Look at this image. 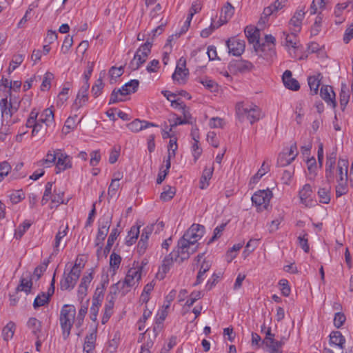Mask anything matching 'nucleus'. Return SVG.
Instances as JSON below:
<instances>
[{
	"label": "nucleus",
	"mask_w": 353,
	"mask_h": 353,
	"mask_svg": "<svg viewBox=\"0 0 353 353\" xmlns=\"http://www.w3.org/2000/svg\"><path fill=\"white\" fill-rule=\"evenodd\" d=\"M76 308L72 305H64L60 312L59 321L63 332V336L66 339L70 334V331L74 323Z\"/></svg>",
	"instance_id": "nucleus-1"
},
{
	"label": "nucleus",
	"mask_w": 353,
	"mask_h": 353,
	"mask_svg": "<svg viewBox=\"0 0 353 353\" xmlns=\"http://www.w3.org/2000/svg\"><path fill=\"white\" fill-rule=\"evenodd\" d=\"M199 248V244L182 236L178 241L177 246L174 250V254L177 257H181V261H185L190 258Z\"/></svg>",
	"instance_id": "nucleus-2"
},
{
	"label": "nucleus",
	"mask_w": 353,
	"mask_h": 353,
	"mask_svg": "<svg viewBox=\"0 0 353 353\" xmlns=\"http://www.w3.org/2000/svg\"><path fill=\"white\" fill-rule=\"evenodd\" d=\"M139 85V81L137 79H133L123 85L121 88L114 89L111 93L109 104L123 101L122 97L130 93H134L137 90Z\"/></svg>",
	"instance_id": "nucleus-3"
},
{
	"label": "nucleus",
	"mask_w": 353,
	"mask_h": 353,
	"mask_svg": "<svg viewBox=\"0 0 353 353\" xmlns=\"http://www.w3.org/2000/svg\"><path fill=\"white\" fill-rule=\"evenodd\" d=\"M236 114L239 119H243L245 116L251 124L259 121L261 118V110L256 105L245 108L243 103H239L236 106Z\"/></svg>",
	"instance_id": "nucleus-4"
},
{
	"label": "nucleus",
	"mask_w": 353,
	"mask_h": 353,
	"mask_svg": "<svg viewBox=\"0 0 353 353\" xmlns=\"http://www.w3.org/2000/svg\"><path fill=\"white\" fill-rule=\"evenodd\" d=\"M272 197V192L269 189L259 190L252 195V201L255 204L257 211L262 212L268 209Z\"/></svg>",
	"instance_id": "nucleus-5"
},
{
	"label": "nucleus",
	"mask_w": 353,
	"mask_h": 353,
	"mask_svg": "<svg viewBox=\"0 0 353 353\" xmlns=\"http://www.w3.org/2000/svg\"><path fill=\"white\" fill-rule=\"evenodd\" d=\"M143 268L141 266H137L131 268L128 270L125 279L123 283L122 288L130 289L132 287L137 285L141 279V272Z\"/></svg>",
	"instance_id": "nucleus-6"
},
{
	"label": "nucleus",
	"mask_w": 353,
	"mask_h": 353,
	"mask_svg": "<svg viewBox=\"0 0 353 353\" xmlns=\"http://www.w3.org/2000/svg\"><path fill=\"white\" fill-rule=\"evenodd\" d=\"M254 68L252 63L243 59L232 60L228 65L229 70L234 74L250 72Z\"/></svg>",
	"instance_id": "nucleus-7"
},
{
	"label": "nucleus",
	"mask_w": 353,
	"mask_h": 353,
	"mask_svg": "<svg viewBox=\"0 0 353 353\" xmlns=\"http://www.w3.org/2000/svg\"><path fill=\"white\" fill-rule=\"evenodd\" d=\"M78 274L79 272L74 270H70L68 274L64 272L60 281V289L63 291L72 290L80 276Z\"/></svg>",
	"instance_id": "nucleus-8"
},
{
	"label": "nucleus",
	"mask_w": 353,
	"mask_h": 353,
	"mask_svg": "<svg viewBox=\"0 0 353 353\" xmlns=\"http://www.w3.org/2000/svg\"><path fill=\"white\" fill-rule=\"evenodd\" d=\"M254 48L259 57L269 62H272L275 58V46L270 48V46L263 43H260L259 42L258 44H254Z\"/></svg>",
	"instance_id": "nucleus-9"
},
{
	"label": "nucleus",
	"mask_w": 353,
	"mask_h": 353,
	"mask_svg": "<svg viewBox=\"0 0 353 353\" xmlns=\"http://www.w3.org/2000/svg\"><path fill=\"white\" fill-rule=\"evenodd\" d=\"M205 228L203 225L199 224H192L183 234V236L192 241L196 244L204 234Z\"/></svg>",
	"instance_id": "nucleus-10"
},
{
	"label": "nucleus",
	"mask_w": 353,
	"mask_h": 353,
	"mask_svg": "<svg viewBox=\"0 0 353 353\" xmlns=\"http://www.w3.org/2000/svg\"><path fill=\"white\" fill-rule=\"evenodd\" d=\"M185 59L181 58L172 77V79L179 84L185 83V79L189 74L188 69L185 68Z\"/></svg>",
	"instance_id": "nucleus-11"
},
{
	"label": "nucleus",
	"mask_w": 353,
	"mask_h": 353,
	"mask_svg": "<svg viewBox=\"0 0 353 353\" xmlns=\"http://www.w3.org/2000/svg\"><path fill=\"white\" fill-rule=\"evenodd\" d=\"M58 151L57 161L55 163L57 174L70 169L72 167L71 157L65 153H62L61 150H58Z\"/></svg>",
	"instance_id": "nucleus-12"
},
{
	"label": "nucleus",
	"mask_w": 353,
	"mask_h": 353,
	"mask_svg": "<svg viewBox=\"0 0 353 353\" xmlns=\"http://www.w3.org/2000/svg\"><path fill=\"white\" fill-rule=\"evenodd\" d=\"M226 46L228 48L229 53L234 56H240L245 50L244 41L235 38L229 39L226 41Z\"/></svg>",
	"instance_id": "nucleus-13"
},
{
	"label": "nucleus",
	"mask_w": 353,
	"mask_h": 353,
	"mask_svg": "<svg viewBox=\"0 0 353 353\" xmlns=\"http://www.w3.org/2000/svg\"><path fill=\"white\" fill-rule=\"evenodd\" d=\"M89 83L84 82L83 85L79 89L76 99L73 103L74 108L78 110L83 106L88 101Z\"/></svg>",
	"instance_id": "nucleus-14"
},
{
	"label": "nucleus",
	"mask_w": 353,
	"mask_h": 353,
	"mask_svg": "<svg viewBox=\"0 0 353 353\" xmlns=\"http://www.w3.org/2000/svg\"><path fill=\"white\" fill-rule=\"evenodd\" d=\"M32 278L30 272L23 274L20 283L16 288V292H24L26 294L31 292L32 289Z\"/></svg>",
	"instance_id": "nucleus-15"
},
{
	"label": "nucleus",
	"mask_w": 353,
	"mask_h": 353,
	"mask_svg": "<svg viewBox=\"0 0 353 353\" xmlns=\"http://www.w3.org/2000/svg\"><path fill=\"white\" fill-rule=\"evenodd\" d=\"M312 195V189L310 184H305L299 192L301 203L307 208H310L313 205Z\"/></svg>",
	"instance_id": "nucleus-16"
},
{
	"label": "nucleus",
	"mask_w": 353,
	"mask_h": 353,
	"mask_svg": "<svg viewBox=\"0 0 353 353\" xmlns=\"http://www.w3.org/2000/svg\"><path fill=\"white\" fill-rule=\"evenodd\" d=\"M97 329L95 328L90 334H87L84 339L83 353H94L96 347Z\"/></svg>",
	"instance_id": "nucleus-17"
},
{
	"label": "nucleus",
	"mask_w": 353,
	"mask_h": 353,
	"mask_svg": "<svg viewBox=\"0 0 353 353\" xmlns=\"http://www.w3.org/2000/svg\"><path fill=\"white\" fill-rule=\"evenodd\" d=\"M93 279V272H90L87 275H84L81 280V283L79 285L78 288V298L81 301L86 296L88 293V286Z\"/></svg>",
	"instance_id": "nucleus-18"
},
{
	"label": "nucleus",
	"mask_w": 353,
	"mask_h": 353,
	"mask_svg": "<svg viewBox=\"0 0 353 353\" xmlns=\"http://www.w3.org/2000/svg\"><path fill=\"white\" fill-rule=\"evenodd\" d=\"M305 12L303 10H299L295 12L293 17L289 22L290 28L296 32L301 30L302 21L305 17Z\"/></svg>",
	"instance_id": "nucleus-19"
},
{
	"label": "nucleus",
	"mask_w": 353,
	"mask_h": 353,
	"mask_svg": "<svg viewBox=\"0 0 353 353\" xmlns=\"http://www.w3.org/2000/svg\"><path fill=\"white\" fill-rule=\"evenodd\" d=\"M284 85L289 90L296 91L299 90L300 85L298 81L292 78V73L290 70H285L282 76Z\"/></svg>",
	"instance_id": "nucleus-20"
},
{
	"label": "nucleus",
	"mask_w": 353,
	"mask_h": 353,
	"mask_svg": "<svg viewBox=\"0 0 353 353\" xmlns=\"http://www.w3.org/2000/svg\"><path fill=\"white\" fill-rule=\"evenodd\" d=\"M127 127L133 132H138L142 130L146 129L149 127H158V125L154 123H151L147 121H141L139 119H134L127 125Z\"/></svg>",
	"instance_id": "nucleus-21"
},
{
	"label": "nucleus",
	"mask_w": 353,
	"mask_h": 353,
	"mask_svg": "<svg viewBox=\"0 0 353 353\" xmlns=\"http://www.w3.org/2000/svg\"><path fill=\"white\" fill-rule=\"evenodd\" d=\"M287 1L288 0H276L270 6L265 8L262 14L261 19H266L271 14L282 9L285 6Z\"/></svg>",
	"instance_id": "nucleus-22"
},
{
	"label": "nucleus",
	"mask_w": 353,
	"mask_h": 353,
	"mask_svg": "<svg viewBox=\"0 0 353 353\" xmlns=\"http://www.w3.org/2000/svg\"><path fill=\"white\" fill-rule=\"evenodd\" d=\"M321 98L328 103H331L333 107L336 106L335 94L332 87L329 85H323L320 90Z\"/></svg>",
	"instance_id": "nucleus-23"
},
{
	"label": "nucleus",
	"mask_w": 353,
	"mask_h": 353,
	"mask_svg": "<svg viewBox=\"0 0 353 353\" xmlns=\"http://www.w3.org/2000/svg\"><path fill=\"white\" fill-rule=\"evenodd\" d=\"M234 12V8L229 2L223 8L219 18V25L221 26L226 23L233 16Z\"/></svg>",
	"instance_id": "nucleus-24"
},
{
	"label": "nucleus",
	"mask_w": 353,
	"mask_h": 353,
	"mask_svg": "<svg viewBox=\"0 0 353 353\" xmlns=\"http://www.w3.org/2000/svg\"><path fill=\"white\" fill-rule=\"evenodd\" d=\"M109 296H108V297H107L108 301L105 304V306H104V312H103L102 319H101L102 324H105L113 314V308H114V297L112 295H111L110 299H108Z\"/></svg>",
	"instance_id": "nucleus-25"
},
{
	"label": "nucleus",
	"mask_w": 353,
	"mask_h": 353,
	"mask_svg": "<svg viewBox=\"0 0 353 353\" xmlns=\"http://www.w3.org/2000/svg\"><path fill=\"white\" fill-rule=\"evenodd\" d=\"M262 343L268 348L270 353H282L281 348L283 343L281 341H275L273 338H269L264 339Z\"/></svg>",
	"instance_id": "nucleus-26"
},
{
	"label": "nucleus",
	"mask_w": 353,
	"mask_h": 353,
	"mask_svg": "<svg viewBox=\"0 0 353 353\" xmlns=\"http://www.w3.org/2000/svg\"><path fill=\"white\" fill-rule=\"evenodd\" d=\"M27 327L31 330L32 334L38 338L40 336L42 329V323L35 317H31L27 322Z\"/></svg>",
	"instance_id": "nucleus-27"
},
{
	"label": "nucleus",
	"mask_w": 353,
	"mask_h": 353,
	"mask_svg": "<svg viewBox=\"0 0 353 353\" xmlns=\"http://www.w3.org/2000/svg\"><path fill=\"white\" fill-rule=\"evenodd\" d=\"M58 150L53 151H48L46 157L38 162L39 166H46V168L51 167L56 163V159L58 155Z\"/></svg>",
	"instance_id": "nucleus-28"
},
{
	"label": "nucleus",
	"mask_w": 353,
	"mask_h": 353,
	"mask_svg": "<svg viewBox=\"0 0 353 353\" xmlns=\"http://www.w3.org/2000/svg\"><path fill=\"white\" fill-rule=\"evenodd\" d=\"M244 32L249 43L253 44H258L259 43L260 33L258 29L247 26Z\"/></svg>",
	"instance_id": "nucleus-29"
},
{
	"label": "nucleus",
	"mask_w": 353,
	"mask_h": 353,
	"mask_svg": "<svg viewBox=\"0 0 353 353\" xmlns=\"http://www.w3.org/2000/svg\"><path fill=\"white\" fill-rule=\"evenodd\" d=\"M174 254V250L163 261V264L161 265V270L163 273H166L169 270L170 266L172 265L174 261L178 262L179 263L183 262L184 261H181V257H177Z\"/></svg>",
	"instance_id": "nucleus-30"
},
{
	"label": "nucleus",
	"mask_w": 353,
	"mask_h": 353,
	"mask_svg": "<svg viewBox=\"0 0 353 353\" xmlns=\"http://www.w3.org/2000/svg\"><path fill=\"white\" fill-rule=\"evenodd\" d=\"M214 171L213 166L208 168H205L203 172L202 176L199 181V188L201 190L205 189L209 185V180L212 178Z\"/></svg>",
	"instance_id": "nucleus-31"
},
{
	"label": "nucleus",
	"mask_w": 353,
	"mask_h": 353,
	"mask_svg": "<svg viewBox=\"0 0 353 353\" xmlns=\"http://www.w3.org/2000/svg\"><path fill=\"white\" fill-rule=\"evenodd\" d=\"M337 181H347V161L339 160L337 166Z\"/></svg>",
	"instance_id": "nucleus-32"
},
{
	"label": "nucleus",
	"mask_w": 353,
	"mask_h": 353,
	"mask_svg": "<svg viewBox=\"0 0 353 353\" xmlns=\"http://www.w3.org/2000/svg\"><path fill=\"white\" fill-rule=\"evenodd\" d=\"M112 219V214L109 212H105L98 220V228L109 231Z\"/></svg>",
	"instance_id": "nucleus-33"
},
{
	"label": "nucleus",
	"mask_w": 353,
	"mask_h": 353,
	"mask_svg": "<svg viewBox=\"0 0 353 353\" xmlns=\"http://www.w3.org/2000/svg\"><path fill=\"white\" fill-rule=\"evenodd\" d=\"M331 344L336 345L343 349L345 343V339L339 331H333L330 335Z\"/></svg>",
	"instance_id": "nucleus-34"
},
{
	"label": "nucleus",
	"mask_w": 353,
	"mask_h": 353,
	"mask_svg": "<svg viewBox=\"0 0 353 353\" xmlns=\"http://www.w3.org/2000/svg\"><path fill=\"white\" fill-rule=\"evenodd\" d=\"M152 43L147 41L145 43L142 44L137 50L134 54L140 55L141 60L146 61L149 54L151 52Z\"/></svg>",
	"instance_id": "nucleus-35"
},
{
	"label": "nucleus",
	"mask_w": 353,
	"mask_h": 353,
	"mask_svg": "<svg viewBox=\"0 0 353 353\" xmlns=\"http://www.w3.org/2000/svg\"><path fill=\"white\" fill-rule=\"evenodd\" d=\"M211 267V262L204 259L201 265L199 271L196 276V282L194 285L200 284L203 281L204 274L210 270Z\"/></svg>",
	"instance_id": "nucleus-36"
},
{
	"label": "nucleus",
	"mask_w": 353,
	"mask_h": 353,
	"mask_svg": "<svg viewBox=\"0 0 353 353\" xmlns=\"http://www.w3.org/2000/svg\"><path fill=\"white\" fill-rule=\"evenodd\" d=\"M68 229V225L65 227H63V225L60 226L59 230L55 236L54 251L52 252V254H57V252H59V247L60 245L61 241L65 236H66Z\"/></svg>",
	"instance_id": "nucleus-37"
},
{
	"label": "nucleus",
	"mask_w": 353,
	"mask_h": 353,
	"mask_svg": "<svg viewBox=\"0 0 353 353\" xmlns=\"http://www.w3.org/2000/svg\"><path fill=\"white\" fill-rule=\"evenodd\" d=\"M105 75V72L100 73L99 78L95 81L94 84L92 88L91 92L94 98L98 97L102 92L104 88V83H103L102 78Z\"/></svg>",
	"instance_id": "nucleus-38"
},
{
	"label": "nucleus",
	"mask_w": 353,
	"mask_h": 353,
	"mask_svg": "<svg viewBox=\"0 0 353 353\" xmlns=\"http://www.w3.org/2000/svg\"><path fill=\"white\" fill-rule=\"evenodd\" d=\"M120 232L117 228H114L112 230L110 236H108L107 244L104 248V254L106 255L110 252L111 248L114 243V241L117 239Z\"/></svg>",
	"instance_id": "nucleus-39"
},
{
	"label": "nucleus",
	"mask_w": 353,
	"mask_h": 353,
	"mask_svg": "<svg viewBox=\"0 0 353 353\" xmlns=\"http://www.w3.org/2000/svg\"><path fill=\"white\" fill-rule=\"evenodd\" d=\"M108 232V230L98 228L97 234L95 239V246L98 248L97 254H99L102 249L103 241L105 240Z\"/></svg>",
	"instance_id": "nucleus-40"
},
{
	"label": "nucleus",
	"mask_w": 353,
	"mask_h": 353,
	"mask_svg": "<svg viewBox=\"0 0 353 353\" xmlns=\"http://www.w3.org/2000/svg\"><path fill=\"white\" fill-rule=\"evenodd\" d=\"M88 302L89 300H87L85 304L81 305V308L79 310L75 323V325L77 327H80L83 323L84 317L88 312Z\"/></svg>",
	"instance_id": "nucleus-41"
},
{
	"label": "nucleus",
	"mask_w": 353,
	"mask_h": 353,
	"mask_svg": "<svg viewBox=\"0 0 353 353\" xmlns=\"http://www.w3.org/2000/svg\"><path fill=\"white\" fill-rule=\"evenodd\" d=\"M15 330V324L10 321L2 330L3 338L5 341H8L11 339L14 335Z\"/></svg>",
	"instance_id": "nucleus-42"
},
{
	"label": "nucleus",
	"mask_w": 353,
	"mask_h": 353,
	"mask_svg": "<svg viewBox=\"0 0 353 353\" xmlns=\"http://www.w3.org/2000/svg\"><path fill=\"white\" fill-rule=\"evenodd\" d=\"M139 226H132L130 230L128 232V234L126 239V244L128 245H132L134 243L139 234Z\"/></svg>",
	"instance_id": "nucleus-43"
},
{
	"label": "nucleus",
	"mask_w": 353,
	"mask_h": 353,
	"mask_svg": "<svg viewBox=\"0 0 353 353\" xmlns=\"http://www.w3.org/2000/svg\"><path fill=\"white\" fill-rule=\"evenodd\" d=\"M50 299L46 295V292L38 294L34 300L33 307L36 310L39 307L48 304Z\"/></svg>",
	"instance_id": "nucleus-44"
},
{
	"label": "nucleus",
	"mask_w": 353,
	"mask_h": 353,
	"mask_svg": "<svg viewBox=\"0 0 353 353\" xmlns=\"http://www.w3.org/2000/svg\"><path fill=\"white\" fill-rule=\"evenodd\" d=\"M121 262V256L114 252H112L110 257V270L113 272V274H115L116 271L119 269Z\"/></svg>",
	"instance_id": "nucleus-45"
},
{
	"label": "nucleus",
	"mask_w": 353,
	"mask_h": 353,
	"mask_svg": "<svg viewBox=\"0 0 353 353\" xmlns=\"http://www.w3.org/2000/svg\"><path fill=\"white\" fill-rule=\"evenodd\" d=\"M320 77L321 74H319L317 76L310 77L307 80L310 90L313 92L314 94H317L320 85Z\"/></svg>",
	"instance_id": "nucleus-46"
},
{
	"label": "nucleus",
	"mask_w": 353,
	"mask_h": 353,
	"mask_svg": "<svg viewBox=\"0 0 353 353\" xmlns=\"http://www.w3.org/2000/svg\"><path fill=\"white\" fill-rule=\"evenodd\" d=\"M294 161V157L288 156L285 151H283L279 154L277 159V165L280 167L288 165Z\"/></svg>",
	"instance_id": "nucleus-47"
},
{
	"label": "nucleus",
	"mask_w": 353,
	"mask_h": 353,
	"mask_svg": "<svg viewBox=\"0 0 353 353\" xmlns=\"http://www.w3.org/2000/svg\"><path fill=\"white\" fill-rule=\"evenodd\" d=\"M54 120V112L50 108H46L41 113L40 118L39 119V122L41 123L52 122Z\"/></svg>",
	"instance_id": "nucleus-48"
},
{
	"label": "nucleus",
	"mask_w": 353,
	"mask_h": 353,
	"mask_svg": "<svg viewBox=\"0 0 353 353\" xmlns=\"http://www.w3.org/2000/svg\"><path fill=\"white\" fill-rule=\"evenodd\" d=\"M198 81L211 92H215L217 90V83L208 77L199 79Z\"/></svg>",
	"instance_id": "nucleus-49"
},
{
	"label": "nucleus",
	"mask_w": 353,
	"mask_h": 353,
	"mask_svg": "<svg viewBox=\"0 0 353 353\" xmlns=\"http://www.w3.org/2000/svg\"><path fill=\"white\" fill-rule=\"evenodd\" d=\"M175 189L167 185L164 188L163 192L161 194L160 198L163 201H168L171 200L175 195Z\"/></svg>",
	"instance_id": "nucleus-50"
},
{
	"label": "nucleus",
	"mask_w": 353,
	"mask_h": 353,
	"mask_svg": "<svg viewBox=\"0 0 353 353\" xmlns=\"http://www.w3.org/2000/svg\"><path fill=\"white\" fill-rule=\"evenodd\" d=\"M31 223L28 221H24L22 224L19 225L15 230L14 238L20 239L25 232L30 228Z\"/></svg>",
	"instance_id": "nucleus-51"
},
{
	"label": "nucleus",
	"mask_w": 353,
	"mask_h": 353,
	"mask_svg": "<svg viewBox=\"0 0 353 353\" xmlns=\"http://www.w3.org/2000/svg\"><path fill=\"white\" fill-rule=\"evenodd\" d=\"M54 79V74L52 72H47L43 79L41 90H48L51 87V81Z\"/></svg>",
	"instance_id": "nucleus-52"
},
{
	"label": "nucleus",
	"mask_w": 353,
	"mask_h": 353,
	"mask_svg": "<svg viewBox=\"0 0 353 353\" xmlns=\"http://www.w3.org/2000/svg\"><path fill=\"white\" fill-rule=\"evenodd\" d=\"M123 283L121 281L117 282L116 284H114L110 288V293L116 295L117 293H121L122 296H125L128 292H130V289L126 288H122Z\"/></svg>",
	"instance_id": "nucleus-53"
},
{
	"label": "nucleus",
	"mask_w": 353,
	"mask_h": 353,
	"mask_svg": "<svg viewBox=\"0 0 353 353\" xmlns=\"http://www.w3.org/2000/svg\"><path fill=\"white\" fill-rule=\"evenodd\" d=\"M337 183L338 184L336 186V197H340L347 192V181H337Z\"/></svg>",
	"instance_id": "nucleus-54"
},
{
	"label": "nucleus",
	"mask_w": 353,
	"mask_h": 353,
	"mask_svg": "<svg viewBox=\"0 0 353 353\" xmlns=\"http://www.w3.org/2000/svg\"><path fill=\"white\" fill-rule=\"evenodd\" d=\"M49 263L50 261L48 259L44 261L42 264L37 266L34 270L33 274L32 275V278L33 276H35L37 278V280H39L41 278L43 273L46 270Z\"/></svg>",
	"instance_id": "nucleus-55"
},
{
	"label": "nucleus",
	"mask_w": 353,
	"mask_h": 353,
	"mask_svg": "<svg viewBox=\"0 0 353 353\" xmlns=\"http://www.w3.org/2000/svg\"><path fill=\"white\" fill-rule=\"evenodd\" d=\"M307 233L303 232V234L298 237V241L299 246L304 250L305 252L307 253L310 251V246L308 244Z\"/></svg>",
	"instance_id": "nucleus-56"
},
{
	"label": "nucleus",
	"mask_w": 353,
	"mask_h": 353,
	"mask_svg": "<svg viewBox=\"0 0 353 353\" xmlns=\"http://www.w3.org/2000/svg\"><path fill=\"white\" fill-rule=\"evenodd\" d=\"M319 201L324 204H327L330 201V190L326 188H320L318 191Z\"/></svg>",
	"instance_id": "nucleus-57"
},
{
	"label": "nucleus",
	"mask_w": 353,
	"mask_h": 353,
	"mask_svg": "<svg viewBox=\"0 0 353 353\" xmlns=\"http://www.w3.org/2000/svg\"><path fill=\"white\" fill-rule=\"evenodd\" d=\"M121 179V177H116L113 179L108 188V196L112 198L115 196L117 190L119 188V183H118Z\"/></svg>",
	"instance_id": "nucleus-58"
},
{
	"label": "nucleus",
	"mask_w": 353,
	"mask_h": 353,
	"mask_svg": "<svg viewBox=\"0 0 353 353\" xmlns=\"http://www.w3.org/2000/svg\"><path fill=\"white\" fill-rule=\"evenodd\" d=\"M103 291V284L101 285V287H97L93 295L92 302L101 304L104 296Z\"/></svg>",
	"instance_id": "nucleus-59"
},
{
	"label": "nucleus",
	"mask_w": 353,
	"mask_h": 353,
	"mask_svg": "<svg viewBox=\"0 0 353 353\" xmlns=\"http://www.w3.org/2000/svg\"><path fill=\"white\" fill-rule=\"evenodd\" d=\"M144 63L145 61L141 60V58H140V55L134 54L132 60L129 63L128 68L131 70L134 71L138 70Z\"/></svg>",
	"instance_id": "nucleus-60"
},
{
	"label": "nucleus",
	"mask_w": 353,
	"mask_h": 353,
	"mask_svg": "<svg viewBox=\"0 0 353 353\" xmlns=\"http://www.w3.org/2000/svg\"><path fill=\"white\" fill-rule=\"evenodd\" d=\"M10 199L12 203L17 204L25 199V194L21 190H16L10 194Z\"/></svg>",
	"instance_id": "nucleus-61"
},
{
	"label": "nucleus",
	"mask_w": 353,
	"mask_h": 353,
	"mask_svg": "<svg viewBox=\"0 0 353 353\" xmlns=\"http://www.w3.org/2000/svg\"><path fill=\"white\" fill-rule=\"evenodd\" d=\"M52 183L51 182H48L46 184L44 194H43V196L41 199V205H46L48 202V201L50 199V196L52 194Z\"/></svg>",
	"instance_id": "nucleus-62"
},
{
	"label": "nucleus",
	"mask_w": 353,
	"mask_h": 353,
	"mask_svg": "<svg viewBox=\"0 0 353 353\" xmlns=\"http://www.w3.org/2000/svg\"><path fill=\"white\" fill-rule=\"evenodd\" d=\"M345 316L342 312H336L334 318V325L336 327H341L345 321Z\"/></svg>",
	"instance_id": "nucleus-63"
},
{
	"label": "nucleus",
	"mask_w": 353,
	"mask_h": 353,
	"mask_svg": "<svg viewBox=\"0 0 353 353\" xmlns=\"http://www.w3.org/2000/svg\"><path fill=\"white\" fill-rule=\"evenodd\" d=\"M101 158V154L99 150L92 151L90 153V165L93 167L97 165L100 162Z\"/></svg>",
	"instance_id": "nucleus-64"
}]
</instances>
